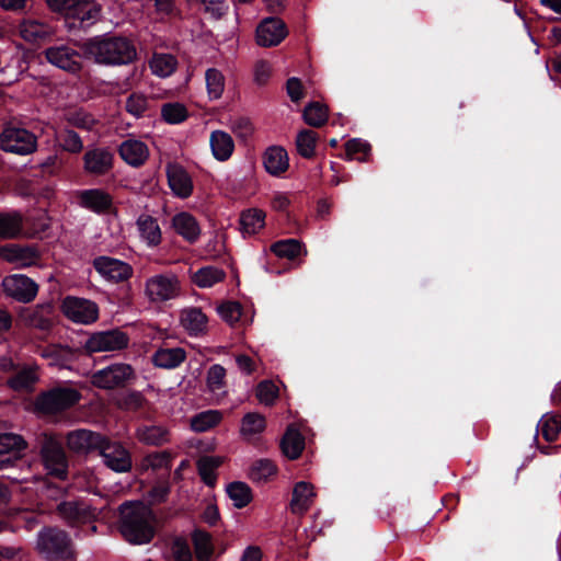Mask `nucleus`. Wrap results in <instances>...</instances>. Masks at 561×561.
Here are the masks:
<instances>
[{
  "mask_svg": "<svg viewBox=\"0 0 561 561\" xmlns=\"http://www.w3.org/2000/svg\"><path fill=\"white\" fill-rule=\"evenodd\" d=\"M118 528L126 541L133 545L150 542L156 535L157 518L142 502H125L119 508Z\"/></svg>",
  "mask_w": 561,
  "mask_h": 561,
  "instance_id": "nucleus-1",
  "label": "nucleus"
},
{
  "mask_svg": "<svg viewBox=\"0 0 561 561\" xmlns=\"http://www.w3.org/2000/svg\"><path fill=\"white\" fill-rule=\"evenodd\" d=\"M80 48L87 59L105 66L126 65L137 56L133 43L121 36H95L82 43Z\"/></svg>",
  "mask_w": 561,
  "mask_h": 561,
  "instance_id": "nucleus-2",
  "label": "nucleus"
},
{
  "mask_svg": "<svg viewBox=\"0 0 561 561\" xmlns=\"http://www.w3.org/2000/svg\"><path fill=\"white\" fill-rule=\"evenodd\" d=\"M144 295L150 305L163 306L182 295V284L172 272L154 274L145 280Z\"/></svg>",
  "mask_w": 561,
  "mask_h": 561,
  "instance_id": "nucleus-3",
  "label": "nucleus"
},
{
  "mask_svg": "<svg viewBox=\"0 0 561 561\" xmlns=\"http://www.w3.org/2000/svg\"><path fill=\"white\" fill-rule=\"evenodd\" d=\"M0 148L20 156L31 154L37 149V137L24 127L9 124L0 133Z\"/></svg>",
  "mask_w": 561,
  "mask_h": 561,
  "instance_id": "nucleus-4",
  "label": "nucleus"
},
{
  "mask_svg": "<svg viewBox=\"0 0 561 561\" xmlns=\"http://www.w3.org/2000/svg\"><path fill=\"white\" fill-rule=\"evenodd\" d=\"M36 547L46 558L68 560L76 557L70 539L62 530L54 528L42 530L38 534Z\"/></svg>",
  "mask_w": 561,
  "mask_h": 561,
  "instance_id": "nucleus-5",
  "label": "nucleus"
},
{
  "mask_svg": "<svg viewBox=\"0 0 561 561\" xmlns=\"http://www.w3.org/2000/svg\"><path fill=\"white\" fill-rule=\"evenodd\" d=\"M135 378L134 368L126 363H115L91 375V383L100 389L111 390L125 387Z\"/></svg>",
  "mask_w": 561,
  "mask_h": 561,
  "instance_id": "nucleus-6",
  "label": "nucleus"
},
{
  "mask_svg": "<svg viewBox=\"0 0 561 561\" xmlns=\"http://www.w3.org/2000/svg\"><path fill=\"white\" fill-rule=\"evenodd\" d=\"M41 458L49 474L59 479L67 477L68 461L61 443L53 435L44 434Z\"/></svg>",
  "mask_w": 561,
  "mask_h": 561,
  "instance_id": "nucleus-7",
  "label": "nucleus"
},
{
  "mask_svg": "<svg viewBox=\"0 0 561 561\" xmlns=\"http://www.w3.org/2000/svg\"><path fill=\"white\" fill-rule=\"evenodd\" d=\"M101 15V7L93 0H76L64 13L69 28L88 27Z\"/></svg>",
  "mask_w": 561,
  "mask_h": 561,
  "instance_id": "nucleus-8",
  "label": "nucleus"
},
{
  "mask_svg": "<svg viewBox=\"0 0 561 561\" xmlns=\"http://www.w3.org/2000/svg\"><path fill=\"white\" fill-rule=\"evenodd\" d=\"M80 394L72 388H56L42 394L37 400V409L44 413H57L77 403Z\"/></svg>",
  "mask_w": 561,
  "mask_h": 561,
  "instance_id": "nucleus-9",
  "label": "nucleus"
},
{
  "mask_svg": "<svg viewBox=\"0 0 561 561\" xmlns=\"http://www.w3.org/2000/svg\"><path fill=\"white\" fill-rule=\"evenodd\" d=\"M98 451L104 465L113 471L127 472L131 469V457L121 443L108 440L104 436Z\"/></svg>",
  "mask_w": 561,
  "mask_h": 561,
  "instance_id": "nucleus-10",
  "label": "nucleus"
},
{
  "mask_svg": "<svg viewBox=\"0 0 561 561\" xmlns=\"http://www.w3.org/2000/svg\"><path fill=\"white\" fill-rule=\"evenodd\" d=\"M62 312L73 322L90 324L98 320L99 308L91 300L68 296L64 299Z\"/></svg>",
  "mask_w": 561,
  "mask_h": 561,
  "instance_id": "nucleus-11",
  "label": "nucleus"
},
{
  "mask_svg": "<svg viewBox=\"0 0 561 561\" xmlns=\"http://www.w3.org/2000/svg\"><path fill=\"white\" fill-rule=\"evenodd\" d=\"M128 341V336L124 332L110 330L93 333L84 346L90 353L114 352L127 347Z\"/></svg>",
  "mask_w": 561,
  "mask_h": 561,
  "instance_id": "nucleus-12",
  "label": "nucleus"
},
{
  "mask_svg": "<svg viewBox=\"0 0 561 561\" xmlns=\"http://www.w3.org/2000/svg\"><path fill=\"white\" fill-rule=\"evenodd\" d=\"M2 288L9 297L21 302L32 301L38 293V285L32 278L22 274L4 277Z\"/></svg>",
  "mask_w": 561,
  "mask_h": 561,
  "instance_id": "nucleus-13",
  "label": "nucleus"
},
{
  "mask_svg": "<svg viewBox=\"0 0 561 561\" xmlns=\"http://www.w3.org/2000/svg\"><path fill=\"white\" fill-rule=\"evenodd\" d=\"M45 57L51 65L75 73L82 68V57L84 56L83 53L80 54L68 45H57L47 48Z\"/></svg>",
  "mask_w": 561,
  "mask_h": 561,
  "instance_id": "nucleus-14",
  "label": "nucleus"
},
{
  "mask_svg": "<svg viewBox=\"0 0 561 561\" xmlns=\"http://www.w3.org/2000/svg\"><path fill=\"white\" fill-rule=\"evenodd\" d=\"M93 267L103 278L115 283L129 279L134 273L127 262L106 255L95 257Z\"/></svg>",
  "mask_w": 561,
  "mask_h": 561,
  "instance_id": "nucleus-15",
  "label": "nucleus"
},
{
  "mask_svg": "<svg viewBox=\"0 0 561 561\" xmlns=\"http://www.w3.org/2000/svg\"><path fill=\"white\" fill-rule=\"evenodd\" d=\"M0 257L18 267L36 265L41 254L35 247L7 244L0 248Z\"/></svg>",
  "mask_w": 561,
  "mask_h": 561,
  "instance_id": "nucleus-16",
  "label": "nucleus"
},
{
  "mask_svg": "<svg viewBox=\"0 0 561 561\" xmlns=\"http://www.w3.org/2000/svg\"><path fill=\"white\" fill-rule=\"evenodd\" d=\"M286 35L285 23L276 18L265 19L256 27V43L262 47L276 46Z\"/></svg>",
  "mask_w": 561,
  "mask_h": 561,
  "instance_id": "nucleus-17",
  "label": "nucleus"
},
{
  "mask_svg": "<svg viewBox=\"0 0 561 561\" xmlns=\"http://www.w3.org/2000/svg\"><path fill=\"white\" fill-rule=\"evenodd\" d=\"M317 492L313 484L307 481L297 482L291 492V499L288 504L293 515L304 516L313 505Z\"/></svg>",
  "mask_w": 561,
  "mask_h": 561,
  "instance_id": "nucleus-18",
  "label": "nucleus"
},
{
  "mask_svg": "<svg viewBox=\"0 0 561 561\" xmlns=\"http://www.w3.org/2000/svg\"><path fill=\"white\" fill-rule=\"evenodd\" d=\"M103 438L104 436L99 433L82 428L69 432L66 442L70 450L77 454H88L99 450Z\"/></svg>",
  "mask_w": 561,
  "mask_h": 561,
  "instance_id": "nucleus-19",
  "label": "nucleus"
},
{
  "mask_svg": "<svg viewBox=\"0 0 561 561\" xmlns=\"http://www.w3.org/2000/svg\"><path fill=\"white\" fill-rule=\"evenodd\" d=\"M168 184L171 192L180 198H187L193 193V180L187 171L178 163L167 165Z\"/></svg>",
  "mask_w": 561,
  "mask_h": 561,
  "instance_id": "nucleus-20",
  "label": "nucleus"
},
{
  "mask_svg": "<svg viewBox=\"0 0 561 561\" xmlns=\"http://www.w3.org/2000/svg\"><path fill=\"white\" fill-rule=\"evenodd\" d=\"M114 154L106 148L89 149L83 156L84 171L93 175H103L113 168Z\"/></svg>",
  "mask_w": 561,
  "mask_h": 561,
  "instance_id": "nucleus-21",
  "label": "nucleus"
},
{
  "mask_svg": "<svg viewBox=\"0 0 561 561\" xmlns=\"http://www.w3.org/2000/svg\"><path fill=\"white\" fill-rule=\"evenodd\" d=\"M78 197L82 207L96 214L107 213L113 205L112 196L100 188L81 191Z\"/></svg>",
  "mask_w": 561,
  "mask_h": 561,
  "instance_id": "nucleus-22",
  "label": "nucleus"
},
{
  "mask_svg": "<svg viewBox=\"0 0 561 561\" xmlns=\"http://www.w3.org/2000/svg\"><path fill=\"white\" fill-rule=\"evenodd\" d=\"M118 152L121 158L131 167L142 165L149 157L148 146L133 138L124 140L118 147Z\"/></svg>",
  "mask_w": 561,
  "mask_h": 561,
  "instance_id": "nucleus-23",
  "label": "nucleus"
},
{
  "mask_svg": "<svg viewBox=\"0 0 561 561\" xmlns=\"http://www.w3.org/2000/svg\"><path fill=\"white\" fill-rule=\"evenodd\" d=\"M180 324L188 335L197 336L206 332L207 317L199 308H184L180 312Z\"/></svg>",
  "mask_w": 561,
  "mask_h": 561,
  "instance_id": "nucleus-24",
  "label": "nucleus"
},
{
  "mask_svg": "<svg viewBox=\"0 0 561 561\" xmlns=\"http://www.w3.org/2000/svg\"><path fill=\"white\" fill-rule=\"evenodd\" d=\"M206 388L216 401H221L227 397V370L224 366L214 364L207 369Z\"/></svg>",
  "mask_w": 561,
  "mask_h": 561,
  "instance_id": "nucleus-25",
  "label": "nucleus"
},
{
  "mask_svg": "<svg viewBox=\"0 0 561 561\" xmlns=\"http://www.w3.org/2000/svg\"><path fill=\"white\" fill-rule=\"evenodd\" d=\"M136 227L140 239L148 247H157L161 243L162 232L154 217L141 214L136 220Z\"/></svg>",
  "mask_w": 561,
  "mask_h": 561,
  "instance_id": "nucleus-26",
  "label": "nucleus"
},
{
  "mask_svg": "<svg viewBox=\"0 0 561 561\" xmlns=\"http://www.w3.org/2000/svg\"><path fill=\"white\" fill-rule=\"evenodd\" d=\"M57 512L61 518L70 524L83 523L95 515V510L79 502H62L57 506Z\"/></svg>",
  "mask_w": 561,
  "mask_h": 561,
  "instance_id": "nucleus-27",
  "label": "nucleus"
},
{
  "mask_svg": "<svg viewBox=\"0 0 561 561\" xmlns=\"http://www.w3.org/2000/svg\"><path fill=\"white\" fill-rule=\"evenodd\" d=\"M263 164L271 175L278 176L287 171L289 159L286 150L278 146L266 149L263 156Z\"/></svg>",
  "mask_w": 561,
  "mask_h": 561,
  "instance_id": "nucleus-28",
  "label": "nucleus"
},
{
  "mask_svg": "<svg viewBox=\"0 0 561 561\" xmlns=\"http://www.w3.org/2000/svg\"><path fill=\"white\" fill-rule=\"evenodd\" d=\"M23 215L19 211L0 213V239H18L23 234Z\"/></svg>",
  "mask_w": 561,
  "mask_h": 561,
  "instance_id": "nucleus-29",
  "label": "nucleus"
},
{
  "mask_svg": "<svg viewBox=\"0 0 561 561\" xmlns=\"http://www.w3.org/2000/svg\"><path fill=\"white\" fill-rule=\"evenodd\" d=\"M172 227L188 242H195L201 234L197 220L186 211L179 213L172 218Z\"/></svg>",
  "mask_w": 561,
  "mask_h": 561,
  "instance_id": "nucleus-30",
  "label": "nucleus"
},
{
  "mask_svg": "<svg viewBox=\"0 0 561 561\" xmlns=\"http://www.w3.org/2000/svg\"><path fill=\"white\" fill-rule=\"evenodd\" d=\"M209 144L213 156L218 161L228 160L234 149V144L231 136L224 130H214L210 134Z\"/></svg>",
  "mask_w": 561,
  "mask_h": 561,
  "instance_id": "nucleus-31",
  "label": "nucleus"
},
{
  "mask_svg": "<svg viewBox=\"0 0 561 561\" xmlns=\"http://www.w3.org/2000/svg\"><path fill=\"white\" fill-rule=\"evenodd\" d=\"M53 28L43 22L36 20H24L20 24L21 36L30 43H39L51 36Z\"/></svg>",
  "mask_w": 561,
  "mask_h": 561,
  "instance_id": "nucleus-32",
  "label": "nucleus"
},
{
  "mask_svg": "<svg viewBox=\"0 0 561 561\" xmlns=\"http://www.w3.org/2000/svg\"><path fill=\"white\" fill-rule=\"evenodd\" d=\"M37 366L23 367L14 377L8 380L11 389L18 392H30L38 381Z\"/></svg>",
  "mask_w": 561,
  "mask_h": 561,
  "instance_id": "nucleus-33",
  "label": "nucleus"
},
{
  "mask_svg": "<svg viewBox=\"0 0 561 561\" xmlns=\"http://www.w3.org/2000/svg\"><path fill=\"white\" fill-rule=\"evenodd\" d=\"M186 358V352L182 347L159 348L152 356L157 367L173 369L180 366Z\"/></svg>",
  "mask_w": 561,
  "mask_h": 561,
  "instance_id": "nucleus-34",
  "label": "nucleus"
},
{
  "mask_svg": "<svg viewBox=\"0 0 561 561\" xmlns=\"http://www.w3.org/2000/svg\"><path fill=\"white\" fill-rule=\"evenodd\" d=\"M284 455L289 459H297L305 448V438L300 432L289 426L280 444Z\"/></svg>",
  "mask_w": 561,
  "mask_h": 561,
  "instance_id": "nucleus-35",
  "label": "nucleus"
},
{
  "mask_svg": "<svg viewBox=\"0 0 561 561\" xmlns=\"http://www.w3.org/2000/svg\"><path fill=\"white\" fill-rule=\"evenodd\" d=\"M137 437L146 445L160 446L169 443L170 432L161 425L142 426L137 430Z\"/></svg>",
  "mask_w": 561,
  "mask_h": 561,
  "instance_id": "nucleus-36",
  "label": "nucleus"
},
{
  "mask_svg": "<svg viewBox=\"0 0 561 561\" xmlns=\"http://www.w3.org/2000/svg\"><path fill=\"white\" fill-rule=\"evenodd\" d=\"M265 225V213L257 208L244 210L240 216L241 231L244 234H255Z\"/></svg>",
  "mask_w": 561,
  "mask_h": 561,
  "instance_id": "nucleus-37",
  "label": "nucleus"
},
{
  "mask_svg": "<svg viewBox=\"0 0 561 561\" xmlns=\"http://www.w3.org/2000/svg\"><path fill=\"white\" fill-rule=\"evenodd\" d=\"M277 474V466L270 459L254 461L249 470V478L255 483H266Z\"/></svg>",
  "mask_w": 561,
  "mask_h": 561,
  "instance_id": "nucleus-38",
  "label": "nucleus"
},
{
  "mask_svg": "<svg viewBox=\"0 0 561 561\" xmlns=\"http://www.w3.org/2000/svg\"><path fill=\"white\" fill-rule=\"evenodd\" d=\"M266 426L265 417L259 413H247L242 421L240 433L245 439H251L254 436L264 432Z\"/></svg>",
  "mask_w": 561,
  "mask_h": 561,
  "instance_id": "nucleus-39",
  "label": "nucleus"
},
{
  "mask_svg": "<svg viewBox=\"0 0 561 561\" xmlns=\"http://www.w3.org/2000/svg\"><path fill=\"white\" fill-rule=\"evenodd\" d=\"M225 272L215 266H206L196 271L192 277L194 284L201 288H208L225 279Z\"/></svg>",
  "mask_w": 561,
  "mask_h": 561,
  "instance_id": "nucleus-40",
  "label": "nucleus"
},
{
  "mask_svg": "<svg viewBox=\"0 0 561 561\" xmlns=\"http://www.w3.org/2000/svg\"><path fill=\"white\" fill-rule=\"evenodd\" d=\"M173 454L169 450L154 451L141 460L140 468L142 470H169L173 459Z\"/></svg>",
  "mask_w": 561,
  "mask_h": 561,
  "instance_id": "nucleus-41",
  "label": "nucleus"
},
{
  "mask_svg": "<svg viewBox=\"0 0 561 561\" xmlns=\"http://www.w3.org/2000/svg\"><path fill=\"white\" fill-rule=\"evenodd\" d=\"M224 458L219 456H205L197 461V469L202 480L209 486L216 482V469L222 463Z\"/></svg>",
  "mask_w": 561,
  "mask_h": 561,
  "instance_id": "nucleus-42",
  "label": "nucleus"
},
{
  "mask_svg": "<svg viewBox=\"0 0 561 561\" xmlns=\"http://www.w3.org/2000/svg\"><path fill=\"white\" fill-rule=\"evenodd\" d=\"M226 492L237 508L245 507L252 501V491L244 482H232L227 485Z\"/></svg>",
  "mask_w": 561,
  "mask_h": 561,
  "instance_id": "nucleus-43",
  "label": "nucleus"
},
{
  "mask_svg": "<svg viewBox=\"0 0 561 561\" xmlns=\"http://www.w3.org/2000/svg\"><path fill=\"white\" fill-rule=\"evenodd\" d=\"M221 420L222 413L220 411L207 410L191 419V427L193 431L202 433L215 427Z\"/></svg>",
  "mask_w": 561,
  "mask_h": 561,
  "instance_id": "nucleus-44",
  "label": "nucleus"
},
{
  "mask_svg": "<svg viewBox=\"0 0 561 561\" xmlns=\"http://www.w3.org/2000/svg\"><path fill=\"white\" fill-rule=\"evenodd\" d=\"M176 59L170 54H154L150 60V69L158 77L165 78L176 69Z\"/></svg>",
  "mask_w": 561,
  "mask_h": 561,
  "instance_id": "nucleus-45",
  "label": "nucleus"
},
{
  "mask_svg": "<svg viewBox=\"0 0 561 561\" xmlns=\"http://www.w3.org/2000/svg\"><path fill=\"white\" fill-rule=\"evenodd\" d=\"M42 356L48 359L50 366L66 367L73 358V353L69 347L49 346L43 351Z\"/></svg>",
  "mask_w": 561,
  "mask_h": 561,
  "instance_id": "nucleus-46",
  "label": "nucleus"
},
{
  "mask_svg": "<svg viewBox=\"0 0 561 561\" xmlns=\"http://www.w3.org/2000/svg\"><path fill=\"white\" fill-rule=\"evenodd\" d=\"M328 118V107L319 102L309 103L304 110V119L309 126L321 127Z\"/></svg>",
  "mask_w": 561,
  "mask_h": 561,
  "instance_id": "nucleus-47",
  "label": "nucleus"
},
{
  "mask_svg": "<svg viewBox=\"0 0 561 561\" xmlns=\"http://www.w3.org/2000/svg\"><path fill=\"white\" fill-rule=\"evenodd\" d=\"M205 80L209 99L217 100L221 98L225 91V77L222 72L216 68H209L206 70Z\"/></svg>",
  "mask_w": 561,
  "mask_h": 561,
  "instance_id": "nucleus-48",
  "label": "nucleus"
},
{
  "mask_svg": "<svg viewBox=\"0 0 561 561\" xmlns=\"http://www.w3.org/2000/svg\"><path fill=\"white\" fill-rule=\"evenodd\" d=\"M318 141L317 133L310 129H304L298 133L296 137V147L298 153L307 159H310L316 153V145Z\"/></svg>",
  "mask_w": 561,
  "mask_h": 561,
  "instance_id": "nucleus-49",
  "label": "nucleus"
},
{
  "mask_svg": "<svg viewBox=\"0 0 561 561\" xmlns=\"http://www.w3.org/2000/svg\"><path fill=\"white\" fill-rule=\"evenodd\" d=\"M301 243L296 239L280 240L271 245V251L280 259L294 260L300 255Z\"/></svg>",
  "mask_w": 561,
  "mask_h": 561,
  "instance_id": "nucleus-50",
  "label": "nucleus"
},
{
  "mask_svg": "<svg viewBox=\"0 0 561 561\" xmlns=\"http://www.w3.org/2000/svg\"><path fill=\"white\" fill-rule=\"evenodd\" d=\"M538 428L546 440H556L561 431V415L545 414L538 423Z\"/></svg>",
  "mask_w": 561,
  "mask_h": 561,
  "instance_id": "nucleus-51",
  "label": "nucleus"
},
{
  "mask_svg": "<svg viewBox=\"0 0 561 561\" xmlns=\"http://www.w3.org/2000/svg\"><path fill=\"white\" fill-rule=\"evenodd\" d=\"M193 542L196 557L199 560L209 559L213 556L211 537L205 531H195Z\"/></svg>",
  "mask_w": 561,
  "mask_h": 561,
  "instance_id": "nucleus-52",
  "label": "nucleus"
},
{
  "mask_svg": "<svg viewBox=\"0 0 561 561\" xmlns=\"http://www.w3.org/2000/svg\"><path fill=\"white\" fill-rule=\"evenodd\" d=\"M161 116L169 124H180L187 117V111L180 103H167L161 107Z\"/></svg>",
  "mask_w": 561,
  "mask_h": 561,
  "instance_id": "nucleus-53",
  "label": "nucleus"
},
{
  "mask_svg": "<svg viewBox=\"0 0 561 561\" xmlns=\"http://www.w3.org/2000/svg\"><path fill=\"white\" fill-rule=\"evenodd\" d=\"M58 139L60 140L61 147L71 153H79L83 149V142L80 138V136L71 130V129H64L59 133Z\"/></svg>",
  "mask_w": 561,
  "mask_h": 561,
  "instance_id": "nucleus-54",
  "label": "nucleus"
},
{
  "mask_svg": "<svg viewBox=\"0 0 561 561\" xmlns=\"http://www.w3.org/2000/svg\"><path fill=\"white\" fill-rule=\"evenodd\" d=\"M277 397L278 388L274 382L270 380H264L257 385L256 398L260 401V403L264 405H272L274 404Z\"/></svg>",
  "mask_w": 561,
  "mask_h": 561,
  "instance_id": "nucleus-55",
  "label": "nucleus"
},
{
  "mask_svg": "<svg viewBox=\"0 0 561 561\" xmlns=\"http://www.w3.org/2000/svg\"><path fill=\"white\" fill-rule=\"evenodd\" d=\"M149 107V100L141 93H133L126 100V111L135 117H140Z\"/></svg>",
  "mask_w": 561,
  "mask_h": 561,
  "instance_id": "nucleus-56",
  "label": "nucleus"
},
{
  "mask_svg": "<svg viewBox=\"0 0 561 561\" xmlns=\"http://www.w3.org/2000/svg\"><path fill=\"white\" fill-rule=\"evenodd\" d=\"M345 150L347 158H356L358 161H365L370 152V145L362 139L355 138L346 142Z\"/></svg>",
  "mask_w": 561,
  "mask_h": 561,
  "instance_id": "nucleus-57",
  "label": "nucleus"
},
{
  "mask_svg": "<svg viewBox=\"0 0 561 561\" xmlns=\"http://www.w3.org/2000/svg\"><path fill=\"white\" fill-rule=\"evenodd\" d=\"M25 448V442L19 435L12 433L0 434V455L19 451Z\"/></svg>",
  "mask_w": 561,
  "mask_h": 561,
  "instance_id": "nucleus-58",
  "label": "nucleus"
},
{
  "mask_svg": "<svg viewBox=\"0 0 561 561\" xmlns=\"http://www.w3.org/2000/svg\"><path fill=\"white\" fill-rule=\"evenodd\" d=\"M218 313L222 320L232 324L241 317V306L234 301H228L218 307Z\"/></svg>",
  "mask_w": 561,
  "mask_h": 561,
  "instance_id": "nucleus-59",
  "label": "nucleus"
},
{
  "mask_svg": "<svg viewBox=\"0 0 561 561\" xmlns=\"http://www.w3.org/2000/svg\"><path fill=\"white\" fill-rule=\"evenodd\" d=\"M66 121L75 127L91 129L94 126V119L91 115L82 111L69 112L66 114Z\"/></svg>",
  "mask_w": 561,
  "mask_h": 561,
  "instance_id": "nucleus-60",
  "label": "nucleus"
},
{
  "mask_svg": "<svg viewBox=\"0 0 561 561\" xmlns=\"http://www.w3.org/2000/svg\"><path fill=\"white\" fill-rule=\"evenodd\" d=\"M272 75V67L265 60H259L254 66V81L257 84H265Z\"/></svg>",
  "mask_w": 561,
  "mask_h": 561,
  "instance_id": "nucleus-61",
  "label": "nucleus"
},
{
  "mask_svg": "<svg viewBox=\"0 0 561 561\" xmlns=\"http://www.w3.org/2000/svg\"><path fill=\"white\" fill-rule=\"evenodd\" d=\"M286 90L288 96L295 103L299 102L304 98L302 83L296 77L289 78L287 80Z\"/></svg>",
  "mask_w": 561,
  "mask_h": 561,
  "instance_id": "nucleus-62",
  "label": "nucleus"
},
{
  "mask_svg": "<svg viewBox=\"0 0 561 561\" xmlns=\"http://www.w3.org/2000/svg\"><path fill=\"white\" fill-rule=\"evenodd\" d=\"M204 10L214 18H220L227 11L225 0H202Z\"/></svg>",
  "mask_w": 561,
  "mask_h": 561,
  "instance_id": "nucleus-63",
  "label": "nucleus"
},
{
  "mask_svg": "<svg viewBox=\"0 0 561 561\" xmlns=\"http://www.w3.org/2000/svg\"><path fill=\"white\" fill-rule=\"evenodd\" d=\"M236 363H237L238 368L241 371H243L244 374L250 375L255 369L254 362L248 355H243V354L237 355Z\"/></svg>",
  "mask_w": 561,
  "mask_h": 561,
  "instance_id": "nucleus-64",
  "label": "nucleus"
}]
</instances>
